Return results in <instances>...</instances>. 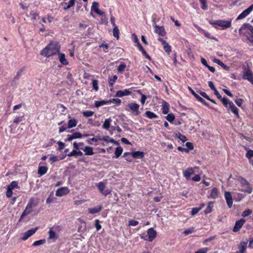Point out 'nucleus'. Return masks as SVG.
<instances>
[{"mask_svg": "<svg viewBox=\"0 0 253 253\" xmlns=\"http://www.w3.org/2000/svg\"><path fill=\"white\" fill-rule=\"evenodd\" d=\"M60 46L58 43L52 42L42 50L41 54L46 57H49L58 52Z\"/></svg>", "mask_w": 253, "mask_h": 253, "instance_id": "f257e3e1", "label": "nucleus"}, {"mask_svg": "<svg viewBox=\"0 0 253 253\" xmlns=\"http://www.w3.org/2000/svg\"><path fill=\"white\" fill-rule=\"evenodd\" d=\"M239 34L246 37L249 42L253 45V26L247 24H244L239 30Z\"/></svg>", "mask_w": 253, "mask_h": 253, "instance_id": "f03ea898", "label": "nucleus"}, {"mask_svg": "<svg viewBox=\"0 0 253 253\" xmlns=\"http://www.w3.org/2000/svg\"><path fill=\"white\" fill-rule=\"evenodd\" d=\"M61 230V227L59 225H54L49 228L48 231V239L51 240L53 242H55L58 238V233Z\"/></svg>", "mask_w": 253, "mask_h": 253, "instance_id": "7ed1b4c3", "label": "nucleus"}, {"mask_svg": "<svg viewBox=\"0 0 253 253\" xmlns=\"http://www.w3.org/2000/svg\"><path fill=\"white\" fill-rule=\"evenodd\" d=\"M212 25L220 26L222 30L230 28L231 26V20H218L210 22Z\"/></svg>", "mask_w": 253, "mask_h": 253, "instance_id": "20e7f679", "label": "nucleus"}, {"mask_svg": "<svg viewBox=\"0 0 253 253\" xmlns=\"http://www.w3.org/2000/svg\"><path fill=\"white\" fill-rule=\"evenodd\" d=\"M147 237H145L143 235H141L140 238L145 241L152 242L156 237V231L152 228H149L147 230Z\"/></svg>", "mask_w": 253, "mask_h": 253, "instance_id": "39448f33", "label": "nucleus"}, {"mask_svg": "<svg viewBox=\"0 0 253 253\" xmlns=\"http://www.w3.org/2000/svg\"><path fill=\"white\" fill-rule=\"evenodd\" d=\"M38 200L34 198L31 199L24 211L28 214H30L33 211V209L38 205Z\"/></svg>", "mask_w": 253, "mask_h": 253, "instance_id": "423d86ee", "label": "nucleus"}, {"mask_svg": "<svg viewBox=\"0 0 253 253\" xmlns=\"http://www.w3.org/2000/svg\"><path fill=\"white\" fill-rule=\"evenodd\" d=\"M15 188L19 189V187L18 185L17 181H13L10 183L7 186V191L6 192V196L8 198L11 197L12 195V190Z\"/></svg>", "mask_w": 253, "mask_h": 253, "instance_id": "0eeeda50", "label": "nucleus"}, {"mask_svg": "<svg viewBox=\"0 0 253 253\" xmlns=\"http://www.w3.org/2000/svg\"><path fill=\"white\" fill-rule=\"evenodd\" d=\"M239 180L242 185L246 186L245 188L242 190V191H245L249 194H251L253 190L252 188L248 186L249 182L247 181V180L243 177H240L239 178Z\"/></svg>", "mask_w": 253, "mask_h": 253, "instance_id": "6e6552de", "label": "nucleus"}, {"mask_svg": "<svg viewBox=\"0 0 253 253\" xmlns=\"http://www.w3.org/2000/svg\"><path fill=\"white\" fill-rule=\"evenodd\" d=\"M128 107L130 111L135 115H138L140 114L139 111V105L136 103H130L128 104Z\"/></svg>", "mask_w": 253, "mask_h": 253, "instance_id": "1a4fd4ad", "label": "nucleus"}, {"mask_svg": "<svg viewBox=\"0 0 253 253\" xmlns=\"http://www.w3.org/2000/svg\"><path fill=\"white\" fill-rule=\"evenodd\" d=\"M248 243V239H246L245 241L241 242L238 247V251L236 253H244L247 249Z\"/></svg>", "mask_w": 253, "mask_h": 253, "instance_id": "9d476101", "label": "nucleus"}, {"mask_svg": "<svg viewBox=\"0 0 253 253\" xmlns=\"http://www.w3.org/2000/svg\"><path fill=\"white\" fill-rule=\"evenodd\" d=\"M243 79L248 80L252 84H253V75L251 71L248 69H245L244 71Z\"/></svg>", "mask_w": 253, "mask_h": 253, "instance_id": "9b49d317", "label": "nucleus"}, {"mask_svg": "<svg viewBox=\"0 0 253 253\" xmlns=\"http://www.w3.org/2000/svg\"><path fill=\"white\" fill-rule=\"evenodd\" d=\"M38 229L39 227H37L35 228L30 229L25 232L22 237V240L23 241H26L30 237L34 234L35 232L38 230Z\"/></svg>", "mask_w": 253, "mask_h": 253, "instance_id": "f8f14e48", "label": "nucleus"}, {"mask_svg": "<svg viewBox=\"0 0 253 253\" xmlns=\"http://www.w3.org/2000/svg\"><path fill=\"white\" fill-rule=\"evenodd\" d=\"M253 10V4L247 9L243 11L237 18V20H240L245 18Z\"/></svg>", "mask_w": 253, "mask_h": 253, "instance_id": "ddd939ff", "label": "nucleus"}, {"mask_svg": "<svg viewBox=\"0 0 253 253\" xmlns=\"http://www.w3.org/2000/svg\"><path fill=\"white\" fill-rule=\"evenodd\" d=\"M224 197L228 207L231 208L233 205L232 197L230 192L226 191L224 193Z\"/></svg>", "mask_w": 253, "mask_h": 253, "instance_id": "4468645a", "label": "nucleus"}, {"mask_svg": "<svg viewBox=\"0 0 253 253\" xmlns=\"http://www.w3.org/2000/svg\"><path fill=\"white\" fill-rule=\"evenodd\" d=\"M69 191L67 187H63L58 189L56 191V196L61 197L63 195H66L69 193Z\"/></svg>", "mask_w": 253, "mask_h": 253, "instance_id": "2eb2a0df", "label": "nucleus"}, {"mask_svg": "<svg viewBox=\"0 0 253 253\" xmlns=\"http://www.w3.org/2000/svg\"><path fill=\"white\" fill-rule=\"evenodd\" d=\"M245 222V220L244 219H241L239 220H238L236 222L235 226L233 228V231L234 232L238 231L241 228L243 225L244 223Z\"/></svg>", "mask_w": 253, "mask_h": 253, "instance_id": "dca6fc26", "label": "nucleus"}, {"mask_svg": "<svg viewBox=\"0 0 253 253\" xmlns=\"http://www.w3.org/2000/svg\"><path fill=\"white\" fill-rule=\"evenodd\" d=\"M97 187L100 192L104 196H107L108 194H109L111 192V191L109 190L104 191L105 188V185L104 184V183L102 182H100L98 183Z\"/></svg>", "mask_w": 253, "mask_h": 253, "instance_id": "f3484780", "label": "nucleus"}, {"mask_svg": "<svg viewBox=\"0 0 253 253\" xmlns=\"http://www.w3.org/2000/svg\"><path fill=\"white\" fill-rule=\"evenodd\" d=\"M82 137V134L79 132H76L71 135H68L66 141H70L73 139L76 138H80Z\"/></svg>", "mask_w": 253, "mask_h": 253, "instance_id": "a211bd4d", "label": "nucleus"}, {"mask_svg": "<svg viewBox=\"0 0 253 253\" xmlns=\"http://www.w3.org/2000/svg\"><path fill=\"white\" fill-rule=\"evenodd\" d=\"M98 3L97 2H93L91 6V10L94 11L96 13L100 15H103L105 14L104 12H102L98 9Z\"/></svg>", "mask_w": 253, "mask_h": 253, "instance_id": "6ab92c4d", "label": "nucleus"}, {"mask_svg": "<svg viewBox=\"0 0 253 253\" xmlns=\"http://www.w3.org/2000/svg\"><path fill=\"white\" fill-rule=\"evenodd\" d=\"M195 172L194 169L192 168H189L183 171V176L186 178H189L190 176Z\"/></svg>", "mask_w": 253, "mask_h": 253, "instance_id": "aec40b11", "label": "nucleus"}, {"mask_svg": "<svg viewBox=\"0 0 253 253\" xmlns=\"http://www.w3.org/2000/svg\"><path fill=\"white\" fill-rule=\"evenodd\" d=\"M131 93V92L128 89H125L123 90H119L116 92V96L122 97L124 96L128 95Z\"/></svg>", "mask_w": 253, "mask_h": 253, "instance_id": "412c9836", "label": "nucleus"}, {"mask_svg": "<svg viewBox=\"0 0 253 253\" xmlns=\"http://www.w3.org/2000/svg\"><path fill=\"white\" fill-rule=\"evenodd\" d=\"M58 56H59V61L60 62V63L61 64H62L63 65H67L68 64V62L67 61V60L65 58V55L64 53H59L58 54Z\"/></svg>", "mask_w": 253, "mask_h": 253, "instance_id": "4be33fe9", "label": "nucleus"}, {"mask_svg": "<svg viewBox=\"0 0 253 253\" xmlns=\"http://www.w3.org/2000/svg\"><path fill=\"white\" fill-rule=\"evenodd\" d=\"M131 156L135 159H142L144 157V153L141 151H135L131 153Z\"/></svg>", "mask_w": 253, "mask_h": 253, "instance_id": "5701e85b", "label": "nucleus"}, {"mask_svg": "<svg viewBox=\"0 0 253 253\" xmlns=\"http://www.w3.org/2000/svg\"><path fill=\"white\" fill-rule=\"evenodd\" d=\"M218 191L217 188H214L212 189L210 195L208 196L209 198L215 199L217 197Z\"/></svg>", "mask_w": 253, "mask_h": 253, "instance_id": "b1692460", "label": "nucleus"}, {"mask_svg": "<svg viewBox=\"0 0 253 253\" xmlns=\"http://www.w3.org/2000/svg\"><path fill=\"white\" fill-rule=\"evenodd\" d=\"M27 17H31L32 20H36L39 18V14L34 11H31L27 14Z\"/></svg>", "mask_w": 253, "mask_h": 253, "instance_id": "393cba45", "label": "nucleus"}, {"mask_svg": "<svg viewBox=\"0 0 253 253\" xmlns=\"http://www.w3.org/2000/svg\"><path fill=\"white\" fill-rule=\"evenodd\" d=\"M213 62L215 63H217L218 65L222 67L223 69H224L226 71H229V67L226 65H225L223 62H222L220 60L218 59H214Z\"/></svg>", "mask_w": 253, "mask_h": 253, "instance_id": "a878e982", "label": "nucleus"}, {"mask_svg": "<svg viewBox=\"0 0 253 253\" xmlns=\"http://www.w3.org/2000/svg\"><path fill=\"white\" fill-rule=\"evenodd\" d=\"M232 112L237 117H239V113H238V109L235 106L234 103L233 102H231L230 103V106Z\"/></svg>", "mask_w": 253, "mask_h": 253, "instance_id": "bb28decb", "label": "nucleus"}, {"mask_svg": "<svg viewBox=\"0 0 253 253\" xmlns=\"http://www.w3.org/2000/svg\"><path fill=\"white\" fill-rule=\"evenodd\" d=\"M86 155H92L94 154L93 149L91 147L85 146L84 149Z\"/></svg>", "mask_w": 253, "mask_h": 253, "instance_id": "cd10ccee", "label": "nucleus"}, {"mask_svg": "<svg viewBox=\"0 0 253 253\" xmlns=\"http://www.w3.org/2000/svg\"><path fill=\"white\" fill-rule=\"evenodd\" d=\"M213 202H210L209 203L205 211V213L206 214H208L211 212L213 207Z\"/></svg>", "mask_w": 253, "mask_h": 253, "instance_id": "c85d7f7f", "label": "nucleus"}, {"mask_svg": "<svg viewBox=\"0 0 253 253\" xmlns=\"http://www.w3.org/2000/svg\"><path fill=\"white\" fill-rule=\"evenodd\" d=\"M169 111V104L166 101H164L163 104V113L164 114H167L168 113Z\"/></svg>", "mask_w": 253, "mask_h": 253, "instance_id": "c756f323", "label": "nucleus"}, {"mask_svg": "<svg viewBox=\"0 0 253 253\" xmlns=\"http://www.w3.org/2000/svg\"><path fill=\"white\" fill-rule=\"evenodd\" d=\"M102 209V207L99 206L98 207H94L93 208H90L88 209V211L91 214H94L100 211Z\"/></svg>", "mask_w": 253, "mask_h": 253, "instance_id": "7c9ffc66", "label": "nucleus"}, {"mask_svg": "<svg viewBox=\"0 0 253 253\" xmlns=\"http://www.w3.org/2000/svg\"><path fill=\"white\" fill-rule=\"evenodd\" d=\"M77 121L75 119H70L68 122V128H71L75 127L77 126Z\"/></svg>", "mask_w": 253, "mask_h": 253, "instance_id": "2f4dec72", "label": "nucleus"}, {"mask_svg": "<svg viewBox=\"0 0 253 253\" xmlns=\"http://www.w3.org/2000/svg\"><path fill=\"white\" fill-rule=\"evenodd\" d=\"M155 32L156 33L160 35L163 36L165 34L164 29L162 27H160L158 26H156L155 27Z\"/></svg>", "mask_w": 253, "mask_h": 253, "instance_id": "473e14b6", "label": "nucleus"}, {"mask_svg": "<svg viewBox=\"0 0 253 253\" xmlns=\"http://www.w3.org/2000/svg\"><path fill=\"white\" fill-rule=\"evenodd\" d=\"M111 121H112V120L110 118L106 119L104 122L103 126H102L103 128L106 130H108L109 129V128L110 127V123H111Z\"/></svg>", "mask_w": 253, "mask_h": 253, "instance_id": "72a5a7b5", "label": "nucleus"}, {"mask_svg": "<svg viewBox=\"0 0 253 253\" xmlns=\"http://www.w3.org/2000/svg\"><path fill=\"white\" fill-rule=\"evenodd\" d=\"M189 90L191 92V93L198 99L199 101H203V99L200 97L198 94H197L190 87H188Z\"/></svg>", "mask_w": 253, "mask_h": 253, "instance_id": "f704fd0d", "label": "nucleus"}, {"mask_svg": "<svg viewBox=\"0 0 253 253\" xmlns=\"http://www.w3.org/2000/svg\"><path fill=\"white\" fill-rule=\"evenodd\" d=\"M123 152V148L121 146L117 147L116 148L115 154V158H119L121 155L122 154Z\"/></svg>", "mask_w": 253, "mask_h": 253, "instance_id": "c9c22d12", "label": "nucleus"}, {"mask_svg": "<svg viewBox=\"0 0 253 253\" xmlns=\"http://www.w3.org/2000/svg\"><path fill=\"white\" fill-rule=\"evenodd\" d=\"M145 114V116L149 119H152L157 118V116L155 114L149 111H146Z\"/></svg>", "mask_w": 253, "mask_h": 253, "instance_id": "e433bc0d", "label": "nucleus"}, {"mask_svg": "<svg viewBox=\"0 0 253 253\" xmlns=\"http://www.w3.org/2000/svg\"><path fill=\"white\" fill-rule=\"evenodd\" d=\"M47 170V168L46 167H40L38 169V173L41 175L44 174Z\"/></svg>", "mask_w": 253, "mask_h": 253, "instance_id": "4c0bfd02", "label": "nucleus"}, {"mask_svg": "<svg viewBox=\"0 0 253 253\" xmlns=\"http://www.w3.org/2000/svg\"><path fill=\"white\" fill-rule=\"evenodd\" d=\"M113 36L116 38L117 39L119 38V30L117 26L114 27V29L113 30Z\"/></svg>", "mask_w": 253, "mask_h": 253, "instance_id": "58836bf2", "label": "nucleus"}, {"mask_svg": "<svg viewBox=\"0 0 253 253\" xmlns=\"http://www.w3.org/2000/svg\"><path fill=\"white\" fill-rule=\"evenodd\" d=\"M118 77L116 75H114L113 76L112 78H110L109 80V84L110 86H112L116 80H117Z\"/></svg>", "mask_w": 253, "mask_h": 253, "instance_id": "ea45409f", "label": "nucleus"}, {"mask_svg": "<svg viewBox=\"0 0 253 253\" xmlns=\"http://www.w3.org/2000/svg\"><path fill=\"white\" fill-rule=\"evenodd\" d=\"M45 243V240L44 239L36 241L34 242V243L33 244V245L34 246H39L41 245L44 244Z\"/></svg>", "mask_w": 253, "mask_h": 253, "instance_id": "a19ab883", "label": "nucleus"}, {"mask_svg": "<svg viewBox=\"0 0 253 253\" xmlns=\"http://www.w3.org/2000/svg\"><path fill=\"white\" fill-rule=\"evenodd\" d=\"M164 49L166 52H167L168 54H169V53L171 51V46L169 45L168 43H166L165 45H163Z\"/></svg>", "mask_w": 253, "mask_h": 253, "instance_id": "79ce46f5", "label": "nucleus"}, {"mask_svg": "<svg viewBox=\"0 0 253 253\" xmlns=\"http://www.w3.org/2000/svg\"><path fill=\"white\" fill-rule=\"evenodd\" d=\"M175 117L172 113L169 114L167 117L166 119L170 123H172L174 120Z\"/></svg>", "mask_w": 253, "mask_h": 253, "instance_id": "37998d69", "label": "nucleus"}, {"mask_svg": "<svg viewBox=\"0 0 253 253\" xmlns=\"http://www.w3.org/2000/svg\"><path fill=\"white\" fill-rule=\"evenodd\" d=\"M220 100L222 101L223 105L226 107L228 106V105L230 106V103L232 102L226 98H222Z\"/></svg>", "mask_w": 253, "mask_h": 253, "instance_id": "c03bdc74", "label": "nucleus"}, {"mask_svg": "<svg viewBox=\"0 0 253 253\" xmlns=\"http://www.w3.org/2000/svg\"><path fill=\"white\" fill-rule=\"evenodd\" d=\"M94 114V112L92 111H84L83 114L85 117H89L92 116Z\"/></svg>", "mask_w": 253, "mask_h": 253, "instance_id": "a18cd8bd", "label": "nucleus"}, {"mask_svg": "<svg viewBox=\"0 0 253 253\" xmlns=\"http://www.w3.org/2000/svg\"><path fill=\"white\" fill-rule=\"evenodd\" d=\"M75 0H70L69 2L66 3L67 6L64 8L65 9H69L71 7L73 6L75 4Z\"/></svg>", "mask_w": 253, "mask_h": 253, "instance_id": "49530a36", "label": "nucleus"}, {"mask_svg": "<svg viewBox=\"0 0 253 253\" xmlns=\"http://www.w3.org/2000/svg\"><path fill=\"white\" fill-rule=\"evenodd\" d=\"M195 229L193 227L189 228L184 230V234L185 235H188L194 232Z\"/></svg>", "mask_w": 253, "mask_h": 253, "instance_id": "de8ad7c7", "label": "nucleus"}, {"mask_svg": "<svg viewBox=\"0 0 253 253\" xmlns=\"http://www.w3.org/2000/svg\"><path fill=\"white\" fill-rule=\"evenodd\" d=\"M200 1L202 4V8L204 10H207L208 9L207 0H200Z\"/></svg>", "mask_w": 253, "mask_h": 253, "instance_id": "09e8293b", "label": "nucleus"}, {"mask_svg": "<svg viewBox=\"0 0 253 253\" xmlns=\"http://www.w3.org/2000/svg\"><path fill=\"white\" fill-rule=\"evenodd\" d=\"M137 91H138V92H139V93L141 94V99H140V102H141V103L143 105V104H144V103H145V100H146V98H147V97H146L145 95H144L143 94H142V93L141 92V91H140V90H138Z\"/></svg>", "mask_w": 253, "mask_h": 253, "instance_id": "8fccbe9b", "label": "nucleus"}, {"mask_svg": "<svg viewBox=\"0 0 253 253\" xmlns=\"http://www.w3.org/2000/svg\"><path fill=\"white\" fill-rule=\"evenodd\" d=\"M246 157L249 159L252 158H253V150L251 149L248 150L246 154Z\"/></svg>", "mask_w": 253, "mask_h": 253, "instance_id": "3c124183", "label": "nucleus"}, {"mask_svg": "<svg viewBox=\"0 0 253 253\" xmlns=\"http://www.w3.org/2000/svg\"><path fill=\"white\" fill-rule=\"evenodd\" d=\"M252 212H253L251 210H247L244 211L243 212L242 215L243 217H246V216H247L250 215L252 213Z\"/></svg>", "mask_w": 253, "mask_h": 253, "instance_id": "603ef678", "label": "nucleus"}, {"mask_svg": "<svg viewBox=\"0 0 253 253\" xmlns=\"http://www.w3.org/2000/svg\"><path fill=\"white\" fill-rule=\"evenodd\" d=\"M93 89L97 90L98 89V81L97 80H93L92 82Z\"/></svg>", "mask_w": 253, "mask_h": 253, "instance_id": "864d4df0", "label": "nucleus"}, {"mask_svg": "<svg viewBox=\"0 0 253 253\" xmlns=\"http://www.w3.org/2000/svg\"><path fill=\"white\" fill-rule=\"evenodd\" d=\"M209 251V248H204L199 250L198 251L195 252V253H207V252Z\"/></svg>", "mask_w": 253, "mask_h": 253, "instance_id": "5fc2aeb1", "label": "nucleus"}, {"mask_svg": "<svg viewBox=\"0 0 253 253\" xmlns=\"http://www.w3.org/2000/svg\"><path fill=\"white\" fill-rule=\"evenodd\" d=\"M109 101L117 105H119L121 102V100L118 98L110 99Z\"/></svg>", "mask_w": 253, "mask_h": 253, "instance_id": "6e6d98bb", "label": "nucleus"}, {"mask_svg": "<svg viewBox=\"0 0 253 253\" xmlns=\"http://www.w3.org/2000/svg\"><path fill=\"white\" fill-rule=\"evenodd\" d=\"M95 226L96 228L97 231H99L101 228V226L99 224V220L98 219H96L95 221Z\"/></svg>", "mask_w": 253, "mask_h": 253, "instance_id": "4d7b16f0", "label": "nucleus"}, {"mask_svg": "<svg viewBox=\"0 0 253 253\" xmlns=\"http://www.w3.org/2000/svg\"><path fill=\"white\" fill-rule=\"evenodd\" d=\"M105 104H106V102L105 101H96L95 103V106L96 107H99Z\"/></svg>", "mask_w": 253, "mask_h": 253, "instance_id": "13d9d810", "label": "nucleus"}, {"mask_svg": "<svg viewBox=\"0 0 253 253\" xmlns=\"http://www.w3.org/2000/svg\"><path fill=\"white\" fill-rule=\"evenodd\" d=\"M185 145L187 147V148L186 149H188L189 151L190 150H193L194 148L193 144L191 142H186L185 144Z\"/></svg>", "mask_w": 253, "mask_h": 253, "instance_id": "bf43d9fd", "label": "nucleus"}, {"mask_svg": "<svg viewBox=\"0 0 253 253\" xmlns=\"http://www.w3.org/2000/svg\"><path fill=\"white\" fill-rule=\"evenodd\" d=\"M200 211V209H199L198 208H193L191 211V214L192 215H194L196 214Z\"/></svg>", "mask_w": 253, "mask_h": 253, "instance_id": "052dcab7", "label": "nucleus"}, {"mask_svg": "<svg viewBox=\"0 0 253 253\" xmlns=\"http://www.w3.org/2000/svg\"><path fill=\"white\" fill-rule=\"evenodd\" d=\"M126 65L125 64H122L120 65L118 68V71L119 72H122L125 70Z\"/></svg>", "mask_w": 253, "mask_h": 253, "instance_id": "680f3d73", "label": "nucleus"}, {"mask_svg": "<svg viewBox=\"0 0 253 253\" xmlns=\"http://www.w3.org/2000/svg\"><path fill=\"white\" fill-rule=\"evenodd\" d=\"M138 224V222L137 221L134 220H130L128 222L129 225H131V226H133L137 225Z\"/></svg>", "mask_w": 253, "mask_h": 253, "instance_id": "e2e57ef3", "label": "nucleus"}, {"mask_svg": "<svg viewBox=\"0 0 253 253\" xmlns=\"http://www.w3.org/2000/svg\"><path fill=\"white\" fill-rule=\"evenodd\" d=\"M57 144L58 145V149L61 150L64 149L65 144L61 141H58Z\"/></svg>", "mask_w": 253, "mask_h": 253, "instance_id": "0e129e2a", "label": "nucleus"}, {"mask_svg": "<svg viewBox=\"0 0 253 253\" xmlns=\"http://www.w3.org/2000/svg\"><path fill=\"white\" fill-rule=\"evenodd\" d=\"M66 156L68 157L77 156V151L76 150H73L72 152L67 154Z\"/></svg>", "mask_w": 253, "mask_h": 253, "instance_id": "69168bd1", "label": "nucleus"}, {"mask_svg": "<svg viewBox=\"0 0 253 253\" xmlns=\"http://www.w3.org/2000/svg\"><path fill=\"white\" fill-rule=\"evenodd\" d=\"M243 100L242 99H238L235 100V103L236 104L239 106H241L242 104H243Z\"/></svg>", "mask_w": 253, "mask_h": 253, "instance_id": "338daca9", "label": "nucleus"}, {"mask_svg": "<svg viewBox=\"0 0 253 253\" xmlns=\"http://www.w3.org/2000/svg\"><path fill=\"white\" fill-rule=\"evenodd\" d=\"M49 160L52 162L57 161L58 160L57 158L53 155H51L50 156Z\"/></svg>", "mask_w": 253, "mask_h": 253, "instance_id": "774afa93", "label": "nucleus"}]
</instances>
